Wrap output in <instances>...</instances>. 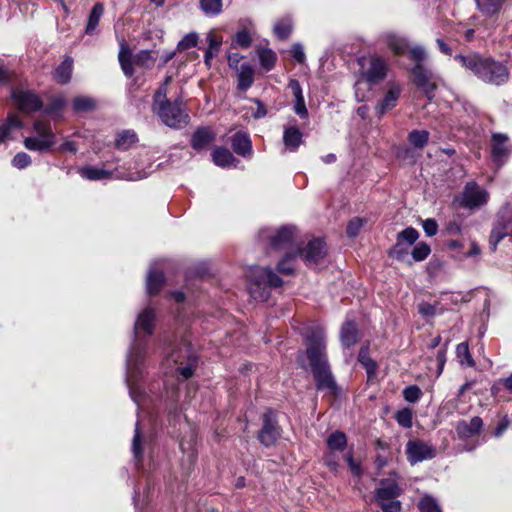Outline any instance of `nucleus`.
<instances>
[{"instance_id":"nucleus-1","label":"nucleus","mask_w":512,"mask_h":512,"mask_svg":"<svg viewBox=\"0 0 512 512\" xmlns=\"http://www.w3.org/2000/svg\"><path fill=\"white\" fill-rule=\"evenodd\" d=\"M155 325V311L147 307L139 313L135 324L134 334L135 342L132 344L127 356V374L126 382L129 388L132 400L138 403V397L141 393L137 386L138 378L143 372V359L145 354L144 346L140 340V335L150 336L153 333Z\"/></svg>"},{"instance_id":"nucleus-2","label":"nucleus","mask_w":512,"mask_h":512,"mask_svg":"<svg viewBox=\"0 0 512 512\" xmlns=\"http://www.w3.org/2000/svg\"><path fill=\"white\" fill-rule=\"evenodd\" d=\"M307 357L310 361L311 371L317 390L326 391L330 395H337L339 388L332 375L326 356V337L321 329L310 332L306 337Z\"/></svg>"},{"instance_id":"nucleus-3","label":"nucleus","mask_w":512,"mask_h":512,"mask_svg":"<svg viewBox=\"0 0 512 512\" xmlns=\"http://www.w3.org/2000/svg\"><path fill=\"white\" fill-rule=\"evenodd\" d=\"M462 67L469 70L484 83L501 86L509 80L507 66L491 57L479 54L456 55L454 58Z\"/></svg>"},{"instance_id":"nucleus-4","label":"nucleus","mask_w":512,"mask_h":512,"mask_svg":"<svg viewBox=\"0 0 512 512\" xmlns=\"http://www.w3.org/2000/svg\"><path fill=\"white\" fill-rule=\"evenodd\" d=\"M153 111L166 126L173 129L183 127L189 120V116L182 108V102L180 100L170 102L166 99L165 87H160L157 90L154 96Z\"/></svg>"},{"instance_id":"nucleus-5","label":"nucleus","mask_w":512,"mask_h":512,"mask_svg":"<svg viewBox=\"0 0 512 512\" xmlns=\"http://www.w3.org/2000/svg\"><path fill=\"white\" fill-rule=\"evenodd\" d=\"M248 290L256 301H267L270 297V288L282 286V279L269 267H252L248 274Z\"/></svg>"},{"instance_id":"nucleus-6","label":"nucleus","mask_w":512,"mask_h":512,"mask_svg":"<svg viewBox=\"0 0 512 512\" xmlns=\"http://www.w3.org/2000/svg\"><path fill=\"white\" fill-rule=\"evenodd\" d=\"M167 361L175 365L176 372L181 375L183 379H188L194 374L198 356L190 343L182 341L179 346L171 352Z\"/></svg>"},{"instance_id":"nucleus-7","label":"nucleus","mask_w":512,"mask_h":512,"mask_svg":"<svg viewBox=\"0 0 512 512\" xmlns=\"http://www.w3.org/2000/svg\"><path fill=\"white\" fill-rule=\"evenodd\" d=\"M512 236V209L505 205L497 212L491 230L489 243L495 251L498 244L506 237Z\"/></svg>"},{"instance_id":"nucleus-8","label":"nucleus","mask_w":512,"mask_h":512,"mask_svg":"<svg viewBox=\"0 0 512 512\" xmlns=\"http://www.w3.org/2000/svg\"><path fill=\"white\" fill-rule=\"evenodd\" d=\"M360 74L370 84H377L385 79L388 72L387 62L378 56L359 59Z\"/></svg>"},{"instance_id":"nucleus-9","label":"nucleus","mask_w":512,"mask_h":512,"mask_svg":"<svg viewBox=\"0 0 512 512\" xmlns=\"http://www.w3.org/2000/svg\"><path fill=\"white\" fill-rule=\"evenodd\" d=\"M488 199V192L475 181H470L466 183L458 202L461 207L472 210L485 205Z\"/></svg>"},{"instance_id":"nucleus-10","label":"nucleus","mask_w":512,"mask_h":512,"mask_svg":"<svg viewBox=\"0 0 512 512\" xmlns=\"http://www.w3.org/2000/svg\"><path fill=\"white\" fill-rule=\"evenodd\" d=\"M261 239H269L270 248L274 250H288L293 243L294 229L292 227L283 226L273 235L269 229H263L259 234Z\"/></svg>"},{"instance_id":"nucleus-11","label":"nucleus","mask_w":512,"mask_h":512,"mask_svg":"<svg viewBox=\"0 0 512 512\" xmlns=\"http://www.w3.org/2000/svg\"><path fill=\"white\" fill-rule=\"evenodd\" d=\"M407 460L415 465L424 460L432 459L436 455L435 448L419 439L409 440L406 444Z\"/></svg>"},{"instance_id":"nucleus-12","label":"nucleus","mask_w":512,"mask_h":512,"mask_svg":"<svg viewBox=\"0 0 512 512\" xmlns=\"http://www.w3.org/2000/svg\"><path fill=\"white\" fill-rule=\"evenodd\" d=\"M280 437V427L272 410L263 414V426L258 434L259 441L266 447L274 445Z\"/></svg>"},{"instance_id":"nucleus-13","label":"nucleus","mask_w":512,"mask_h":512,"mask_svg":"<svg viewBox=\"0 0 512 512\" xmlns=\"http://www.w3.org/2000/svg\"><path fill=\"white\" fill-rule=\"evenodd\" d=\"M11 97L18 109L26 113L38 111L42 107L39 96L30 90L13 89Z\"/></svg>"},{"instance_id":"nucleus-14","label":"nucleus","mask_w":512,"mask_h":512,"mask_svg":"<svg viewBox=\"0 0 512 512\" xmlns=\"http://www.w3.org/2000/svg\"><path fill=\"white\" fill-rule=\"evenodd\" d=\"M412 73L416 86L425 93L429 100H431L434 97V91L436 89L433 74L420 63L413 68Z\"/></svg>"},{"instance_id":"nucleus-15","label":"nucleus","mask_w":512,"mask_h":512,"mask_svg":"<svg viewBox=\"0 0 512 512\" xmlns=\"http://www.w3.org/2000/svg\"><path fill=\"white\" fill-rule=\"evenodd\" d=\"M511 153L508 136L502 133H494L491 139V155L493 161L501 166Z\"/></svg>"},{"instance_id":"nucleus-16","label":"nucleus","mask_w":512,"mask_h":512,"mask_svg":"<svg viewBox=\"0 0 512 512\" xmlns=\"http://www.w3.org/2000/svg\"><path fill=\"white\" fill-rule=\"evenodd\" d=\"M297 253L304 259L307 266H313L326 256V245L321 239H313Z\"/></svg>"},{"instance_id":"nucleus-17","label":"nucleus","mask_w":512,"mask_h":512,"mask_svg":"<svg viewBox=\"0 0 512 512\" xmlns=\"http://www.w3.org/2000/svg\"><path fill=\"white\" fill-rule=\"evenodd\" d=\"M304 143L303 133L295 124H289L283 128V144L285 151L297 152Z\"/></svg>"},{"instance_id":"nucleus-18","label":"nucleus","mask_w":512,"mask_h":512,"mask_svg":"<svg viewBox=\"0 0 512 512\" xmlns=\"http://www.w3.org/2000/svg\"><path fill=\"white\" fill-rule=\"evenodd\" d=\"M215 138L216 134L210 127H200L192 134L191 146L196 151L206 150Z\"/></svg>"},{"instance_id":"nucleus-19","label":"nucleus","mask_w":512,"mask_h":512,"mask_svg":"<svg viewBox=\"0 0 512 512\" xmlns=\"http://www.w3.org/2000/svg\"><path fill=\"white\" fill-rule=\"evenodd\" d=\"M483 427V421L480 417L475 416L467 421H460L456 426V432L460 439L466 440L478 435Z\"/></svg>"},{"instance_id":"nucleus-20","label":"nucleus","mask_w":512,"mask_h":512,"mask_svg":"<svg viewBox=\"0 0 512 512\" xmlns=\"http://www.w3.org/2000/svg\"><path fill=\"white\" fill-rule=\"evenodd\" d=\"M231 145L234 152L242 157L252 155V142L249 135L244 131H238L232 136Z\"/></svg>"},{"instance_id":"nucleus-21","label":"nucleus","mask_w":512,"mask_h":512,"mask_svg":"<svg viewBox=\"0 0 512 512\" xmlns=\"http://www.w3.org/2000/svg\"><path fill=\"white\" fill-rule=\"evenodd\" d=\"M402 493L399 485L390 479H382L379 488L375 491V500H387L390 498H398Z\"/></svg>"},{"instance_id":"nucleus-22","label":"nucleus","mask_w":512,"mask_h":512,"mask_svg":"<svg viewBox=\"0 0 512 512\" xmlns=\"http://www.w3.org/2000/svg\"><path fill=\"white\" fill-rule=\"evenodd\" d=\"M400 94H401V88L399 86L391 87L385 94L382 101L376 106V111H377L378 115L382 116L387 111L394 108L397 104Z\"/></svg>"},{"instance_id":"nucleus-23","label":"nucleus","mask_w":512,"mask_h":512,"mask_svg":"<svg viewBox=\"0 0 512 512\" xmlns=\"http://www.w3.org/2000/svg\"><path fill=\"white\" fill-rule=\"evenodd\" d=\"M72 70L73 59L67 56L54 70L53 79L59 84H67L71 80Z\"/></svg>"},{"instance_id":"nucleus-24","label":"nucleus","mask_w":512,"mask_h":512,"mask_svg":"<svg viewBox=\"0 0 512 512\" xmlns=\"http://www.w3.org/2000/svg\"><path fill=\"white\" fill-rule=\"evenodd\" d=\"M341 343L346 347H351L358 341V329L353 321H346L340 332Z\"/></svg>"},{"instance_id":"nucleus-25","label":"nucleus","mask_w":512,"mask_h":512,"mask_svg":"<svg viewBox=\"0 0 512 512\" xmlns=\"http://www.w3.org/2000/svg\"><path fill=\"white\" fill-rule=\"evenodd\" d=\"M237 76V88L241 91H246L254 82V69L250 64L244 63L240 66Z\"/></svg>"},{"instance_id":"nucleus-26","label":"nucleus","mask_w":512,"mask_h":512,"mask_svg":"<svg viewBox=\"0 0 512 512\" xmlns=\"http://www.w3.org/2000/svg\"><path fill=\"white\" fill-rule=\"evenodd\" d=\"M211 156L214 164L223 168L232 166L237 162L233 154L225 147H216Z\"/></svg>"},{"instance_id":"nucleus-27","label":"nucleus","mask_w":512,"mask_h":512,"mask_svg":"<svg viewBox=\"0 0 512 512\" xmlns=\"http://www.w3.org/2000/svg\"><path fill=\"white\" fill-rule=\"evenodd\" d=\"M165 282L163 272L151 269L148 272L146 286L149 295H155L160 292Z\"/></svg>"},{"instance_id":"nucleus-28","label":"nucleus","mask_w":512,"mask_h":512,"mask_svg":"<svg viewBox=\"0 0 512 512\" xmlns=\"http://www.w3.org/2000/svg\"><path fill=\"white\" fill-rule=\"evenodd\" d=\"M138 141L137 134L133 130H123L115 138V147L126 151Z\"/></svg>"},{"instance_id":"nucleus-29","label":"nucleus","mask_w":512,"mask_h":512,"mask_svg":"<svg viewBox=\"0 0 512 512\" xmlns=\"http://www.w3.org/2000/svg\"><path fill=\"white\" fill-rule=\"evenodd\" d=\"M293 30V20L291 17L286 16L279 19L273 28L275 36L280 40H285L289 37Z\"/></svg>"},{"instance_id":"nucleus-30","label":"nucleus","mask_w":512,"mask_h":512,"mask_svg":"<svg viewBox=\"0 0 512 512\" xmlns=\"http://www.w3.org/2000/svg\"><path fill=\"white\" fill-rule=\"evenodd\" d=\"M80 175L87 180L95 181L110 178L112 172L95 166H86L80 170Z\"/></svg>"},{"instance_id":"nucleus-31","label":"nucleus","mask_w":512,"mask_h":512,"mask_svg":"<svg viewBox=\"0 0 512 512\" xmlns=\"http://www.w3.org/2000/svg\"><path fill=\"white\" fill-rule=\"evenodd\" d=\"M54 143L50 142V138L42 139L32 136L24 139V146L30 151H48Z\"/></svg>"},{"instance_id":"nucleus-32","label":"nucleus","mask_w":512,"mask_h":512,"mask_svg":"<svg viewBox=\"0 0 512 512\" xmlns=\"http://www.w3.org/2000/svg\"><path fill=\"white\" fill-rule=\"evenodd\" d=\"M103 13L104 5L100 2L96 3L89 14L87 26L85 29L86 34L92 35L95 32Z\"/></svg>"},{"instance_id":"nucleus-33","label":"nucleus","mask_w":512,"mask_h":512,"mask_svg":"<svg viewBox=\"0 0 512 512\" xmlns=\"http://www.w3.org/2000/svg\"><path fill=\"white\" fill-rule=\"evenodd\" d=\"M475 2L482 14L493 16L500 11L504 0H475Z\"/></svg>"},{"instance_id":"nucleus-34","label":"nucleus","mask_w":512,"mask_h":512,"mask_svg":"<svg viewBox=\"0 0 512 512\" xmlns=\"http://www.w3.org/2000/svg\"><path fill=\"white\" fill-rule=\"evenodd\" d=\"M358 361L365 368L369 377L373 376L377 371V363L370 357L369 348L362 347L358 354Z\"/></svg>"},{"instance_id":"nucleus-35","label":"nucleus","mask_w":512,"mask_h":512,"mask_svg":"<svg viewBox=\"0 0 512 512\" xmlns=\"http://www.w3.org/2000/svg\"><path fill=\"white\" fill-rule=\"evenodd\" d=\"M118 57L121 69L125 76L132 77V75L134 74L133 65H135L134 57H132L129 50L125 49L124 47L121 48Z\"/></svg>"},{"instance_id":"nucleus-36","label":"nucleus","mask_w":512,"mask_h":512,"mask_svg":"<svg viewBox=\"0 0 512 512\" xmlns=\"http://www.w3.org/2000/svg\"><path fill=\"white\" fill-rule=\"evenodd\" d=\"M385 42L389 49H391L395 54H403L408 49L407 41L394 34L386 35Z\"/></svg>"},{"instance_id":"nucleus-37","label":"nucleus","mask_w":512,"mask_h":512,"mask_svg":"<svg viewBox=\"0 0 512 512\" xmlns=\"http://www.w3.org/2000/svg\"><path fill=\"white\" fill-rule=\"evenodd\" d=\"M429 140V132L426 130H412L408 134L409 143L417 149H423Z\"/></svg>"},{"instance_id":"nucleus-38","label":"nucleus","mask_w":512,"mask_h":512,"mask_svg":"<svg viewBox=\"0 0 512 512\" xmlns=\"http://www.w3.org/2000/svg\"><path fill=\"white\" fill-rule=\"evenodd\" d=\"M347 445V437L341 431H334L327 438V446L331 450L343 451Z\"/></svg>"},{"instance_id":"nucleus-39","label":"nucleus","mask_w":512,"mask_h":512,"mask_svg":"<svg viewBox=\"0 0 512 512\" xmlns=\"http://www.w3.org/2000/svg\"><path fill=\"white\" fill-rule=\"evenodd\" d=\"M209 46L204 55V62L207 67L211 66L212 59L218 54L221 46V40L217 39L212 33L208 35Z\"/></svg>"},{"instance_id":"nucleus-40","label":"nucleus","mask_w":512,"mask_h":512,"mask_svg":"<svg viewBox=\"0 0 512 512\" xmlns=\"http://www.w3.org/2000/svg\"><path fill=\"white\" fill-rule=\"evenodd\" d=\"M456 356H457L459 363L462 366H467V367L475 366V361L473 360V358L470 354L469 347L466 342H462L457 345Z\"/></svg>"},{"instance_id":"nucleus-41","label":"nucleus","mask_w":512,"mask_h":512,"mask_svg":"<svg viewBox=\"0 0 512 512\" xmlns=\"http://www.w3.org/2000/svg\"><path fill=\"white\" fill-rule=\"evenodd\" d=\"M298 256V253L287 252L285 256L277 264V272L284 275H291L294 272L293 262Z\"/></svg>"},{"instance_id":"nucleus-42","label":"nucleus","mask_w":512,"mask_h":512,"mask_svg":"<svg viewBox=\"0 0 512 512\" xmlns=\"http://www.w3.org/2000/svg\"><path fill=\"white\" fill-rule=\"evenodd\" d=\"M258 56L261 66L266 70H271L275 66L277 56L273 50L261 48L258 50Z\"/></svg>"},{"instance_id":"nucleus-43","label":"nucleus","mask_w":512,"mask_h":512,"mask_svg":"<svg viewBox=\"0 0 512 512\" xmlns=\"http://www.w3.org/2000/svg\"><path fill=\"white\" fill-rule=\"evenodd\" d=\"M199 3L205 15L216 16L222 12V0H200Z\"/></svg>"},{"instance_id":"nucleus-44","label":"nucleus","mask_w":512,"mask_h":512,"mask_svg":"<svg viewBox=\"0 0 512 512\" xmlns=\"http://www.w3.org/2000/svg\"><path fill=\"white\" fill-rule=\"evenodd\" d=\"M33 129L36 133V137H40L42 139L50 138V142L54 143L55 136L48 122L37 120L33 125Z\"/></svg>"},{"instance_id":"nucleus-45","label":"nucleus","mask_w":512,"mask_h":512,"mask_svg":"<svg viewBox=\"0 0 512 512\" xmlns=\"http://www.w3.org/2000/svg\"><path fill=\"white\" fill-rule=\"evenodd\" d=\"M95 101L92 98L79 96L73 101V109L76 112H85L94 109Z\"/></svg>"},{"instance_id":"nucleus-46","label":"nucleus","mask_w":512,"mask_h":512,"mask_svg":"<svg viewBox=\"0 0 512 512\" xmlns=\"http://www.w3.org/2000/svg\"><path fill=\"white\" fill-rule=\"evenodd\" d=\"M418 238H419L418 231L413 227H408L398 233L397 242H399V243L407 242V244L410 246V245L414 244Z\"/></svg>"},{"instance_id":"nucleus-47","label":"nucleus","mask_w":512,"mask_h":512,"mask_svg":"<svg viewBox=\"0 0 512 512\" xmlns=\"http://www.w3.org/2000/svg\"><path fill=\"white\" fill-rule=\"evenodd\" d=\"M198 43V35L195 32L186 34L177 44V51L182 52L193 48Z\"/></svg>"},{"instance_id":"nucleus-48","label":"nucleus","mask_w":512,"mask_h":512,"mask_svg":"<svg viewBox=\"0 0 512 512\" xmlns=\"http://www.w3.org/2000/svg\"><path fill=\"white\" fill-rule=\"evenodd\" d=\"M413 412L410 408H403L396 413L397 423L404 428L412 427Z\"/></svg>"},{"instance_id":"nucleus-49","label":"nucleus","mask_w":512,"mask_h":512,"mask_svg":"<svg viewBox=\"0 0 512 512\" xmlns=\"http://www.w3.org/2000/svg\"><path fill=\"white\" fill-rule=\"evenodd\" d=\"M418 507L421 512H441V508L437 501L431 496L423 497L420 500Z\"/></svg>"},{"instance_id":"nucleus-50","label":"nucleus","mask_w":512,"mask_h":512,"mask_svg":"<svg viewBox=\"0 0 512 512\" xmlns=\"http://www.w3.org/2000/svg\"><path fill=\"white\" fill-rule=\"evenodd\" d=\"M134 63L139 67L150 68L154 63L151 52L148 50H141L134 56Z\"/></svg>"},{"instance_id":"nucleus-51","label":"nucleus","mask_w":512,"mask_h":512,"mask_svg":"<svg viewBox=\"0 0 512 512\" xmlns=\"http://www.w3.org/2000/svg\"><path fill=\"white\" fill-rule=\"evenodd\" d=\"M431 252L430 246L425 242H420L412 250V257L415 261L425 260Z\"/></svg>"},{"instance_id":"nucleus-52","label":"nucleus","mask_w":512,"mask_h":512,"mask_svg":"<svg viewBox=\"0 0 512 512\" xmlns=\"http://www.w3.org/2000/svg\"><path fill=\"white\" fill-rule=\"evenodd\" d=\"M233 42L241 48H248L252 43L250 32L244 27L236 33Z\"/></svg>"},{"instance_id":"nucleus-53","label":"nucleus","mask_w":512,"mask_h":512,"mask_svg":"<svg viewBox=\"0 0 512 512\" xmlns=\"http://www.w3.org/2000/svg\"><path fill=\"white\" fill-rule=\"evenodd\" d=\"M383 512H399L401 510V502L397 498L387 500H376Z\"/></svg>"},{"instance_id":"nucleus-54","label":"nucleus","mask_w":512,"mask_h":512,"mask_svg":"<svg viewBox=\"0 0 512 512\" xmlns=\"http://www.w3.org/2000/svg\"><path fill=\"white\" fill-rule=\"evenodd\" d=\"M421 396L422 391L417 385L407 386L403 390V397L407 402L415 403L421 398Z\"/></svg>"},{"instance_id":"nucleus-55","label":"nucleus","mask_w":512,"mask_h":512,"mask_svg":"<svg viewBox=\"0 0 512 512\" xmlns=\"http://www.w3.org/2000/svg\"><path fill=\"white\" fill-rule=\"evenodd\" d=\"M132 451H133L135 459L138 462L141 461L143 453H142V447H141V434H140L138 422L136 423V427H135V434H134L133 442H132Z\"/></svg>"},{"instance_id":"nucleus-56","label":"nucleus","mask_w":512,"mask_h":512,"mask_svg":"<svg viewBox=\"0 0 512 512\" xmlns=\"http://www.w3.org/2000/svg\"><path fill=\"white\" fill-rule=\"evenodd\" d=\"M295 101H294V107H293V110L294 112L302 119H307L308 118V110L306 108V104H305V100H304V96L303 95H300V96H296L294 97Z\"/></svg>"},{"instance_id":"nucleus-57","label":"nucleus","mask_w":512,"mask_h":512,"mask_svg":"<svg viewBox=\"0 0 512 512\" xmlns=\"http://www.w3.org/2000/svg\"><path fill=\"white\" fill-rule=\"evenodd\" d=\"M31 164V157L25 153H17L12 159V165L18 169H24Z\"/></svg>"},{"instance_id":"nucleus-58","label":"nucleus","mask_w":512,"mask_h":512,"mask_svg":"<svg viewBox=\"0 0 512 512\" xmlns=\"http://www.w3.org/2000/svg\"><path fill=\"white\" fill-rule=\"evenodd\" d=\"M363 225V220L359 217L351 219L347 225L346 233L349 237H356Z\"/></svg>"},{"instance_id":"nucleus-59","label":"nucleus","mask_w":512,"mask_h":512,"mask_svg":"<svg viewBox=\"0 0 512 512\" xmlns=\"http://www.w3.org/2000/svg\"><path fill=\"white\" fill-rule=\"evenodd\" d=\"M422 227H423L425 234L428 237H432V236L436 235L438 232V224L432 218H428V219L424 220L422 223Z\"/></svg>"},{"instance_id":"nucleus-60","label":"nucleus","mask_w":512,"mask_h":512,"mask_svg":"<svg viewBox=\"0 0 512 512\" xmlns=\"http://www.w3.org/2000/svg\"><path fill=\"white\" fill-rule=\"evenodd\" d=\"M290 53L292 57L298 62V63H304L305 61V53L303 46L299 43H295L292 45Z\"/></svg>"},{"instance_id":"nucleus-61","label":"nucleus","mask_w":512,"mask_h":512,"mask_svg":"<svg viewBox=\"0 0 512 512\" xmlns=\"http://www.w3.org/2000/svg\"><path fill=\"white\" fill-rule=\"evenodd\" d=\"M418 312L424 317L434 316L436 314V306L427 302L418 305Z\"/></svg>"},{"instance_id":"nucleus-62","label":"nucleus","mask_w":512,"mask_h":512,"mask_svg":"<svg viewBox=\"0 0 512 512\" xmlns=\"http://www.w3.org/2000/svg\"><path fill=\"white\" fill-rule=\"evenodd\" d=\"M408 253L407 247H404L403 243L397 242L392 250V255L397 258L398 260H401L404 258V256Z\"/></svg>"},{"instance_id":"nucleus-63","label":"nucleus","mask_w":512,"mask_h":512,"mask_svg":"<svg viewBox=\"0 0 512 512\" xmlns=\"http://www.w3.org/2000/svg\"><path fill=\"white\" fill-rule=\"evenodd\" d=\"M410 56L413 60L421 62L425 58V50L421 46H416L410 49Z\"/></svg>"},{"instance_id":"nucleus-64","label":"nucleus","mask_w":512,"mask_h":512,"mask_svg":"<svg viewBox=\"0 0 512 512\" xmlns=\"http://www.w3.org/2000/svg\"><path fill=\"white\" fill-rule=\"evenodd\" d=\"M23 123L22 120L17 115H10L7 119V122L3 124V126L9 127V132L13 128H20L22 127Z\"/></svg>"}]
</instances>
